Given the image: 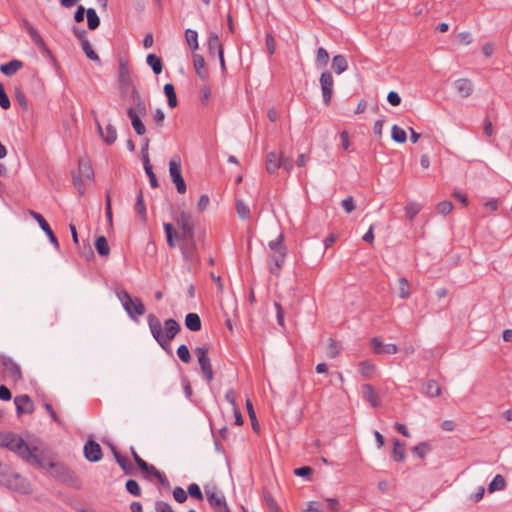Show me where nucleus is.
Segmentation results:
<instances>
[{"mask_svg":"<svg viewBox=\"0 0 512 512\" xmlns=\"http://www.w3.org/2000/svg\"><path fill=\"white\" fill-rule=\"evenodd\" d=\"M42 464L36 465V468L46 469L48 473L59 482L73 489H80L82 482L76 473L67 465L54 461L49 450L45 449L41 456Z\"/></svg>","mask_w":512,"mask_h":512,"instance_id":"obj_1","label":"nucleus"},{"mask_svg":"<svg viewBox=\"0 0 512 512\" xmlns=\"http://www.w3.org/2000/svg\"><path fill=\"white\" fill-rule=\"evenodd\" d=\"M174 220L180 232H176L171 223L163 224L166 241L170 248L176 247V240H191L195 237V225L189 213L182 211Z\"/></svg>","mask_w":512,"mask_h":512,"instance_id":"obj_2","label":"nucleus"},{"mask_svg":"<svg viewBox=\"0 0 512 512\" xmlns=\"http://www.w3.org/2000/svg\"><path fill=\"white\" fill-rule=\"evenodd\" d=\"M10 451L14 452L18 457H20L24 462L29 465L36 466L42 464V454L45 449H40L37 446H29L23 438L15 434V436L11 439V442H8V448Z\"/></svg>","mask_w":512,"mask_h":512,"instance_id":"obj_3","label":"nucleus"},{"mask_svg":"<svg viewBox=\"0 0 512 512\" xmlns=\"http://www.w3.org/2000/svg\"><path fill=\"white\" fill-rule=\"evenodd\" d=\"M117 297L132 320L138 321V316H142L146 312V308L142 300L137 297L132 298L126 290L122 289L118 291Z\"/></svg>","mask_w":512,"mask_h":512,"instance_id":"obj_4","label":"nucleus"},{"mask_svg":"<svg viewBox=\"0 0 512 512\" xmlns=\"http://www.w3.org/2000/svg\"><path fill=\"white\" fill-rule=\"evenodd\" d=\"M147 323L155 341L163 350H165L168 354L172 355V350L170 347V342L172 339L163 337L162 324L159 318L156 315L150 313L147 316Z\"/></svg>","mask_w":512,"mask_h":512,"instance_id":"obj_5","label":"nucleus"},{"mask_svg":"<svg viewBox=\"0 0 512 512\" xmlns=\"http://www.w3.org/2000/svg\"><path fill=\"white\" fill-rule=\"evenodd\" d=\"M204 491L209 505L216 512H231L224 494L215 485H205Z\"/></svg>","mask_w":512,"mask_h":512,"instance_id":"obj_6","label":"nucleus"},{"mask_svg":"<svg viewBox=\"0 0 512 512\" xmlns=\"http://www.w3.org/2000/svg\"><path fill=\"white\" fill-rule=\"evenodd\" d=\"M209 345H203L200 347H196L194 350L195 355L197 356L198 363L200 366L201 374L207 383H210L214 378V372L211 365L210 358L208 356Z\"/></svg>","mask_w":512,"mask_h":512,"instance_id":"obj_7","label":"nucleus"},{"mask_svg":"<svg viewBox=\"0 0 512 512\" xmlns=\"http://www.w3.org/2000/svg\"><path fill=\"white\" fill-rule=\"evenodd\" d=\"M169 174L171 181L175 184L177 192L183 194L186 192V183L182 176L181 159L174 155L169 161Z\"/></svg>","mask_w":512,"mask_h":512,"instance_id":"obj_8","label":"nucleus"},{"mask_svg":"<svg viewBox=\"0 0 512 512\" xmlns=\"http://www.w3.org/2000/svg\"><path fill=\"white\" fill-rule=\"evenodd\" d=\"M182 243L180 245V251L183 259L192 265H198L200 263V257L198 253V248L196 244L195 237L191 240H180Z\"/></svg>","mask_w":512,"mask_h":512,"instance_id":"obj_9","label":"nucleus"},{"mask_svg":"<svg viewBox=\"0 0 512 512\" xmlns=\"http://www.w3.org/2000/svg\"><path fill=\"white\" fill-rule=\"evenodd\" d=\"M323 102L325 105H330L334 92V79L329 70H324L319 78Z\"/></svg>","mask_w":512,"mask_h":512,"instance_id":"obj_10","label":"nucleus"},{"mask_svg":"<svg viewBox=\"0 0 512 512\" xmlns=\"http://www.w3.org/2000/svg\"><path fill=\"white\" fill-rule=\"evenodd\" d=\"M10 490L22 493V494H28L31 492V486L30 483L27 481L26 478H24L19 473H16L13 471V473L8 478L7 483L4 485Z\"/></svg>","mask_w":512,"mask_h":512,"instance_id":"obj_11","label":"nucleus"},{"mask_svg":"<svg viewBox=\"0 0 512 512\" xmlns=\"http://www.w3.org/2000/svg\"><path fill=\"white\" fill-rule=\"evenodd\" d=\"M118 83L119 89L133 87L132 73L127 60L120 58L118 65Z\"/></svg>","mask_w":512,"mask_h":512,"instance_id":"obj_12","label":"nucleus"},{"mask_svg":"<svg viewBox=\"0 0 512 512\" xmlns=\"http://www.w3.org/2000/svg\"><path fill=\"white\" fill-rule=\"evenodd\" d=\"M287 256V247L271 252L268 256L269 271L271 274L279 275Z\"/></svg>","mask_w":512,"mask_h":512,"instance_id":"obj_13","label":"nucleus"},{"mask_svg":"<svg viewBox=\"0 0 512 512\" xmlns=\"http://www.w3.org/2000/svg\"><path fill=\"white\" fill-rule=\"evenodd\" d=\"M83 453L84 457L89 462H98L103 457L101 446L93 439H88L86 441V443L84 444Z\"/></svg>","mask_w":512,"mask_h":512,"instance_id":"obj_14","label":"nucleus"},{"mask_svg":"<svg viewBox=\"0 0 512 512\" xmlns=\"http://www.w3.org/2000/svg\"><path fill=\"white\" fill-rule=\"evenodd\" d=\"M30 216L39 224L40 228L44 231V233L49 238V241L51 244L56 248L59 249L60 245L58 242L57 237L55 236L54 232L52 231L50 225L48 222L44 219V217L33 210H29Z\"/></svg>","mask_w":512,"mask_h":512,"instance_id":"obj_15","label":"nucleus"},{"mask_svg":"<svg viewBox=\"0 0 512 512\" xmlns=\"http://www.w3.org/2000/svg\"><path fill=\"white\" fill-rule=\"evenodd\" d=\"M14 404L16 407L17 417H21L24 414H32L34 412V403L26 394L17 395L14 398Z\"/></svg>","mask_w":512,"mask_h":512,"instance_id":"obj_16","label":"nucleus"},{"mask_svg":"<svg viewBox=\"0 0 512 512\" xmlns=\"http://www.w3.org/2000/svg\"><path fill=\"white\" fill-rule=\"evenodd\" d=\"M0 362L4 367L5 372L13 381L17 382L22 379L21 368L16 362L13 361L12 358L5 355H1Z\"/></svg>","mask_w":512,"mask_h":512,"instance_id":"obj_17","label":"nucleus"},{"mask_svg":"<svg viewBox=\"0 0 512 512\" xmlns=\"http://www.w3.org/2000/svg\"><path fill=\"white\" fill-rule=\"evenodd\" d=\"M371 346H372L374 353H376V354L385 353V354L392 355V354H396L398 352V347L395 344H393V343L383 344L382 341L377 337L372 338Z\"/></svg>","mask_w":512,"mask_h":512,"instance_id":"obj_18","label":"nucleus"},{"mask_svg":"<svg viewBox=\"0 0 512 512\" xmlns=\"http://www.w3.org/2000/svg\"><path fill=\"white\" fill-rule=\"evenodd\" d=\"M193 65L199 78L206 80L209 77V71L206 67L205 59L202 55L193 53Z\"/></svg>","mask_w":512,"mask_h":512,"instance_id":"obj_19","label":"nucleus"},{"mask_svg":"<svg viewBox=\"0 0 512 512\" xmlns=\"http://www.w3.org/2000/svg\"><path fill=\"white\" fill-rule=\"evenodd\" d=\"M455 89L462 98L469 97L474 90L472 82L467 78L457 79L454 82Z\"/></svg>","mask_w":512,"mask_h":512,"instance_id":"obj_20","label":"nucleus"},{"mask_svg":"<svg viewBox=\"0 0 512 512\" xmlns=\"http://www.w3.org/2000/svg\"><path fill=\"white\" fill-rule=\"evenodd\" d=\"M362 397L365 401L369 402L372 407L380 406V399L371 384L362 385Z\"/></svg>","mask_w":512,"mask_h":512,"instance_id":"obj_21","label":"nucleus"},{"mask_svg":"<svg viewBox=\"0 0 512 512\" xmlns=\"http://www.w3.org/2000/svg\"><path fill=\"white\" fill-rule=\"evenodd\" d=\"M422 393L429 398H435L441 395V387L436 380L428 379L423 384Z\"/></svg>","mask_w":512,"mask_h":512,"instance_id":"obj_22","label":"nucleus"},{"mask_svg":"<svg viewBox=\"0 0 512 512\" xmlns=\"http://www.w3.org/2000/svg\"><path fill=\"white\" fill-rule=\"evenodd\" d=\"M126 112L131 120V125L135 133L139 136H143L146 133V127L141 120L142 117H137L133 111V107H129Z\"/></svg>","mask_w":512,"mask_h":512,"instance_id":"obj_23","label":"nucleus"},{"mask_svg":"<svg viewBox=\"0 0 512 512\" xmlns=\"http://www.w3.org/2000/svg\"><path fill=\"white\" fill-rule=\"evenodd\" d=\"M180 324L173 318H169L164 322L163 337L168 339H174V337L180 332Z\"/></svg>","mask_w":512,"mask_h":512,"instance_id":"obj_24","label":"nucleus"},{"mask_svg":"<svg viewBox=\"0 0 512 512\" xmlns=\"http://www.w3.org/2000/svg\"><path fill=\"white\" fill-rule=\"evenodd\" d=\"M23 62L18 59H13L7 63L0 65V71L5 76L11 77L13 76L18 70H20L23 67Z\"/></svg>","mask_w":512,"mask_h":512,"instance_id":"obj_25","label":"nucleus"},{"mask_svg":"<svg viewBox=\"0 0 512 512\" xmlns=\"http://www.w3.org/2000/svg\"><path fill=\"white\" fill-rule=\"evenodd\" d=\"M208 52L211 56L224 53L223 45L216 33H211L208 37Z\"/></svg>","mask_w":512,"mask_h":512,"instance_id":"obj_26","label":"nucleus"},{"mask_svg":"<svg viewBox=\"0 0 512 512\" xmlns=\"http://www.w3.org/2000/svg\"><path fill=\"white\" fill-rule=\"evenodd\" d=\"M391 457L396 462H403L406 458L405 443L397 438L393 439V450Z\"/></svg>","mask_w":512,"mask_h":512,"instance_id":"obj_27","label":"nucleus"},{"mask_svg":"<svg viewBox=\"0 0 512 512\" xmlns=\"http://www.w3.org/2000/svg\"><path fill=\"white\" fill-rule=\"evenodd\" d=\"M185 326L192 332L200 331L202 328V322L197 313H188L185 316Z\"/></svg>","mask_w":512,"mask_h":512,"instance_id":"obj_28","label":"nucleus"},{"mask_svg":"<svg viewBox=\"0 0 512 512\" xmlns=\"http://www.w3.org/2000/svg\"><path fill=\"white\" fill-rule=\"evenodd\" d=\"M331 67L336 74H341L348 69V62L346 57L342 54L335 55L332 58Z\"/></svg>","mask_w":512,"mask_h":512,"instance_id":"obj_29","label":"nucleus"},{"mask_svg":"<svg viewBox=\"0 0 512 512\" xmlns=\"http://www.w3.org/2000/svg\"><path fill=\"white\" fill-rule=\"evenodd\" d=\"M281 167L280 157L275 152H269L266 156V170L268 173L273 174Z\"/></svg>","mask_w":512,"mask_h":512,"instance_id":"obj_30","label":"nucleus"},{"mask_svg":"<svg viewBox=\"0 0 512 512\" xmlns=\"http://www.w3.org/2000/svg\"><path fill=\"white\" fill-rule=\"evenodd\" d=\"M147 64L151 67L154 74L159 75L163 70L162 59L156 54H148L146 57Z\"/></svg>","mask_w":512,"mask_h":512,"instance_id":"obj_31","label":"nucleus"},{"mask_svg":"<svg viewBox=\"0 0 512 512\" xmlns=\"http://www.w3.org/2000/svg\"><path fill=\"white\" fill-rule=\"evenodd\" d=\"M164 94L167 97V103L170 108H175L178 105V100L175 92V87L172 83H166L163 88Z\"/></svg>","mask_w":512,"mask_h":512,"instance_id":"obj_32","label":"nucleus"},{"mask_svg":"<svg viewBox=\"0 0 512 512\" xmlns=\"http://www.w3.org/2000/svg\"><path fill=\"white\" fill-rule=\"evenodd\" d=\"M77 176H80L81 178H85L87 180H93L94 172L89 161L85 159L79 160V174Z\"/></svg>","mask_w":512,"mask_h":512,"instance_id":"obj_33","label":"nucleus"},{"mask_svg":"<svg viewBox=\"0 0 512 512\" xmlns=\"http://www.w3.org/2000/svg\"><path fill=\"white\" fill-rule=\"evenodd\" d=\"M95 248L101 257H107L110 254V247L105 236H98L96 238Z\"/></svg>","mask_w":512,"mask_h":512,"instance_id":"obj_34","label":"nucleus"},{"mask_svg":"<svg viewBox=\"0 0 512 512\" xmlns=\"http://www.w3.org/2000/svg\"><path fill=\"white\" fill-rule=\"evenodd\" d=\"M135 211L139 215L141 220L146 221V219H147L146 206L144 203L143 192L141 189H139L138 193H137L136 203H135Z\"/></svg>","mask_w":512,"mask_h":512,"instance_id":"obj_35","label":"nucleus"},{"mask_svg":"<svg viewBox=\"0 0 512 512\" xmlns=\"http://www.w3.org/2000/svg\"><path fill=\"white\" fill-rule=\"evenodd\" d=\"M100 18L94 8L87 9V27L89 30H96L100 26Z\"/></svg>","mask_w":512,"mask_h":512,"instance_id":"obj_36","label":"nucleus"},{"mask_svg":"<svg viewBox=\"0 0 512 512\" xmlns=\"http://www.w3.org/2000/svg\"><path fill=\"white\" fill-rule=\"evenodd\" d=\"M506 487V480L501 474L495 475L492 481L488 485V491L490 493L495 491L503 490Z\"/></svg>","mask_w":512,"mask_h":512,"instance_id":"obj_37","label":"nucleus"},{"mask_svg":"<svg viewBox=\"0 0 512 512\" xmlns=\"http://www.w3.org/2000/svg\"><path fill=\"white\" fill-rule=\"evenodd\" d=\"M137 467L141 470V472L144 474V478L147 480H150L151 477H155L159 472V470L154 465L149 464L146 461H143Z\"/></svg>","mask_w":512,"mask_h":512,"instance_id":"obj_38","label":"nucleus"},{"mask_svg":"<svg viewBox=\"0 0 512 512\" xmlns=\"http://www.w3.org/2000/svg\"><path fill=\"white\" fill-rule=\"evenodd\" d=\"M143 166H144L145 173L149 178L151 187L157 188L159 186V183H158L155 173L153 172V167L150 163V159H145V163H143Z\"/></svg>","mask_w":512,"mask_h":512,"instance_id":"obj_39","label":"nucleus"},{"mask_svg":"<svg viewBox=\"0 0 512 512\" xmlns=\"http://www.w3.org/2000/svg\"><path fill=\"white\" fill-rule=\"evenodd\" d=\"M117 139L116 128L112 124H108L104 130V142L107 145H112Z\"/></svg>","mask_w":512,"mask_h":512,"instance_id":"obj_40","label":"nucleus"},{"mask_svg":"<svg viewBox=\"0 0 512 512\" xmlns=\"http://www.w3.org/2000/svg\"><path fill=\"white\" fill-rule=\"evenodd\" d=\"M391 138L397 143H404L407 140V134L405 130L398 125H393L391 130Z\"/></svg>","mask_w":512,"mask_h":512,"instance_id":"obj_41","label":"nucleus"},{"mask_svg":"<svg viewBox=\"0 0 512 512\" xmlns=\"http://www.w3.org/2000/svg\"><path fill=\"white\" fill-rule=\"evenodd\" d=\"M185 38H186L187 44L190 46L192 51H195L198 49V33L196 30L187 29L185 31Z\"/></svg>","mask_w":512,"mask_h":512,"instance_id":"obj_42","label":"nucleus"},{"mask_svg":"<svg viewBox=\"0 0 512 512\" xmlns=\"http://www.w3.org/2000/svg\"><path fill=\"white\" fill-rule=\"evenodd\" d=\"M81 47L87 58H89L92 61L99 62L100 58L98 54L93 50L90 42L88 40H83L81 42Z\"/></svg>","mask_w":512,"mask_h":512,"instance_id":"obj_43","label":"nucleus"},{"mask_svg":"<svg viewBox=\"0 0 512 512\" xmlns=\"http://www.w3.org/2000/svg\"><path fill=\"white\" fill-rule=\"evenodd\" d=\"M328 61H329V54H328L327 50L323 47H319L317 49L316 60H315L316 66L317 67H325L328 64Z\"/></svg>","mask_w":512,"mask_h":512,"instance_id":"obj_44","label":"nucleus"},{"mask_svg":"<svg viewBox=\"0 0 512 512\" xmlns=\"http://www.w3.org/2000/svg\"><path fill=\"white\" fill-rule=\"evenodd\" d=\"M404 210L408 220L412 222L415 216L420 212L421 206L418 203L410 202L405 206Z\"/></svg>","mask_w":512,"mask_h":512,"instance_id":"obj_45","label":"nucleus"},{"mask_svg":"<svg viewBox=\"0 0 512 512\" xmlns=\"http://www.w3.org/2000/svg\"><path fill=\"white\" fill-rule=\"evenodd\" d=\"M125 488L129 494H131L135 497H140L142 494V491H141V488H140L138 482L134 479L127 480L125 483Z\"/></svg>","mask_w":512,"mask_h":512,"instance_id":"obj_46","label":"nucleus"},{"mask_svg":"<svg viewBox=\"0 0 512 512\" xmlns=\"http://www.w3.org/2000/svg\"><path fill=\"white\" fill-rule=\"evenodd\" d=\"M399 282V291L398 296L401 299H407L410 297V289H409V283L408 280L405 277H401L398 280Z\"/></svg>","mask_w":512,"mask_h":512,"instance_id":"obj_47","label":"nucleus"},{"mask_svg":"<svg viewBox=\"0 0 512 512\" xmlns=\"http://www.w3.org/2000/svg\"><path fill=\"white\" fill-rule=\"evenodd\" d=\"M246 408H247L249 418L251 420L252 429L255 432H258L259 431V423L257 421V417H256V413L253 408V404L249 399L246 400Z\"/></svg>","mask_w":512,"mask_h":512,"instance_id":"obj_48","label":"nucleus"},{"mask_svg":"<svg viewBox=\"0 0 512 512\" xmlns=\"http://www.w3.org/2000/svg\"><path fill=\"white\" fill-rule=\"evenodd\" d=\"M190 496L193 499L202 501L204 499L203 493L200 489V486L197 483H191L187 488V496Z\"/></svg>","mask_w":512,"mask_h":512,"instance_id":"obj_49","label":"nucleus"},{"mask_svg":"<svg viewBox=\"0 0 512 512\" xmlns=\"http://www.w3.org/2000/svg\"><path fill=\"white\" fill-rule=\"evenodd\" d=\"M431 445L428 442H421L418 445L412 448L413 453H415L419 458H424L429 451H431Z\"/></svg>","mask_w":512,"mask_h":512,"instance_id":"obj_50","label":"nucleus"},{"mask_svg":"<svg viewBox=\"0 0 512 512\" xmlns=\"http://www.w3.org/2000/svg\"><path fill=\"white\" fill-rule=\"evenodd\" d=\"M236 211L241 219L246 220L250 218V209L242 200H237Z\"/></svg>","mask_w":512,"mask_h":512,"instance_id":"obj_51","label":"nucleus"},{"mask_svg":"<svg viewBox=\"0 0 512 512\" xmlns=\"http://www.w3.org/2000/svg\"><path fill=\"white\" fill-rule=\"evenodd\" d=\"M14 96L15 100L21 106V108L25 111L28 110V101L21 88L15 87Z\"/></svg>","mask_w":512,"mask_h":512,"instance_id":"obj_52","label":"nucleus"},{"mask_svg":"<svg viewBox=\"0 0 512 512\" xmlns=\"http://www.w3.org/2000/svg\"><path fill=\"white\" fill-rule=\"evenodd\" d=\"M13 470L5 463L0 462V485H5Z\"/></svg>","mask_w":512,"mask_h":512,"instance_id":"obj_53","label":"nucleus"},{"mask_svg":"<svg viewBox=\"0 0 512 512\" xmlns=\"http://www.w3.org/2000/svg\"><path fill=\"white\" fill-rule=\"evenodd\" d=\"M268 247L271 250V252L286 248L284 244V234L280 233L275 240H271L268 243Z\"/></svg>","mask_w":512,"mask_h":512,"instance_id":"obj_54","label":"nucleus"},{"mask_svg":"<svg viewBox=\"0 0 512 512\" xmlns=\"http://www.w3.org/2000/svg\"><path fill=\"white\" fill-rule=\"evenodd\" d=\"M177 356L183 363H189L191 361L190 351L185 344H182L178 347Z\"/></svg>","mask_w":512,"mask_h":512,"instance_id":"obj_55","label":"nucleus"},{"mask_svg":"<svg viewBox=\"0 0 512 512\" xmlns=\"http://www.w3.org/2000/svg\"><path fill=\"white\" fill-rule=\"evenodd\" d=\"M0 107L8 110L11 107L10 99L5 91L3 83L0 82Z\"/></svg>","mask_w":512,"mask_h":512,"instance_id":"obj_56","label":"nucleus"},{"mask_svg":"<svg viewBox=\"0 0 512 512\" xmlns=\"http://www.w3.org/2000/svg\"><path fill=\"white\" fill-rule=\"evenodd\" d=\"M375 370V365L368 361H362L359 363V372L362 376L368 377Z\"/></svg>","mask_w":512,"mask_h":512,"instance_id":"obj_57","label":"nucleus"},{"mask_svg":"<svg viewBox=\"0 0 512 512\" xmlns=\"http://www.w3.org/2000/svg\"><path fill=\"white\" fill-rule=\"evenodd\" d=\"M264 500L270 512H280L279 506L270 493L266 492L264 494Z\"/></svg>","mask_w":512,"mask_h":512,"instance_id":"obj_58","label":"nucleus"},{"mask_svg":"<svg viewBox=\"0 0 512 512\" xmlns=\"http://www.w3.org/2000/svg\"><path fill=\"white\" fill-rule=\"evenodd\" d=\"M438 213L446 216L449 214L453 209V203L451 201H442L437 204L436 207Z\"/></svg>","mask_w":512,"mask_h":512,"instance_id":"obj_59","label":"nucleus"},{"mask_svg":"<svg viewBox=\"0 0 512 512\" xmlns=\"http://www.w3.org/2000/svg\"><path fill=\"white\" fill-rule=\"evenodd\" d=\"M173 498L175 499V501H177L178 503H184L186 500H187V491H185L183 488L181 487H175L173 489Z\"/></svg>","mask_w":512,"mask_h":512,"instance_id":"obj_60","label":"nucleus"},{"mask_svg":"<svg viewBox=\"0 0 512 512\" xmlns=\"http://www.w3.org/2000/svg\"><path fill=\"white\" fill-rule=\"evenodd\" d=\"M312 473H313V469L310 466H301L294 470V474L296 476H299V477H302L305 479H310V476L312 475Z\"/></svg>","mask_w":512,"mask_h":512,"instance_id":"obj_61","label":"nucleus"},{"mask_svg":"<svg viewBox=\"0 0 512 512\" xmlns=\"http://www.w3.org/2000/svg\"><path fill=\"white\" fill-rule=\"evenodd\" d=\"M341 350V346L338 342L333 340L332 338L329 339V352L328 356L330 358H335L337 355H339Z\"/></svg>","mask_w":512,"mask_h":512,"instance_id":"obj_62","label":"nucleus"},{"mask_svg":"<svg viewBox=\"0 0 512 512\" xmlns=\"http://www.w3.org/2000/svg\"><path fill=\"white\" fill-rule=\"evenodd\" d=\"M155 510L156 512H175L169 503L161 500L155 502Z\"/></svg>","mask_w":512,"mask_h":512,"instance_id":"obj_63","label":"nucleus"},{"mask_svg":"<svg viewBox=\"0 0 512 512\" xmlns=\"http://www.w3.org/2000/svg\"><path fill=\"white\" fill-rule=\"evenodd\" d=\"M341 205L346 213H351L353 210H355L354 198L352 196H349L342 200Z\"/></svg>","mask_w":512,"mask_h":512,"instance_id":"obj_64","label":"nucleus"}]
</instances>
